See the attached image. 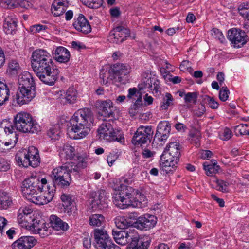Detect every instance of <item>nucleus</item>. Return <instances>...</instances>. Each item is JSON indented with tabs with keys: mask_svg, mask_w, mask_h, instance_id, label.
Wrapping results in <instances>:
<instances>
[{
	"mask_svg": "<svg viewBox=\"0 0 249 249\" xmlns=\"http://www.w3.org/2000/svg\"><path fill=\"white\" fill-rule=\"evenodd\" d=\"M31 65L39 80L53 86L58 78L59 70L54 67L51 54L45 50L37 49L32 55Z\"/></svg>",
	"mask_w": 249,
	"mask_h": 249,
	"instance_id": "1",
	"label": "nucleus"
},
{
	"mask_svg": "<svg viewBox=\"0 0 249 249\" xmlns=\"http://www.w3.org/2000/svg\"><path fill=\"white\" fill-rule=\"evenodd\" d=\"M93 122V112L90 108H84L76 111L70 120L67 134L72 139L84 138L90 130Z\"/></svg>",
	"mask_w": 249,
	"mask_h": 249,
	"instance_id": "2",
	"label": "nucleus"
},
{
	"mask_svg": "<svg viewBox=\"0 0 249 249\" xmlns=\"http://www.w3.org/2000/svg\"><path fill=\"white\" fill-rule=\"evenodd\" d=\"M84 165L83 162H71L53 169L51 174L53 188L58 187L65 189L68 187L71 182V174H78L84 168Z\"/></svg>",
	"mask_w": 249,
	"mask_h": 249,
	"instance_id": "3",
	"label": "nucleus"
},
{
	"mask_svg": "<svg viewBox=\"0 0 249 249\" xmlns=\"http://www.w3.org/2000/svg\"><path fill=\"white\" fill-rule=\"evenodd\" d=\"M0 128L3 129L6 133L12 134L15 129L23 133H35L38 131L37 124L32 116L26 112H20L14 116V124L12 125L7 120L0 123Z\"/></svg>",
	"mask_w": 249,
	"mask_h": 249,
	"instance_id": "4",
	"label": "nucleus"
},
{
	"mask_svg": "<svg viewBox=\"0 0 249 249\" xmlns=\"http://www.w3.org/2000/svg\"><path fill=\"white\" fill-rule=\"evenodd\" d=\"M112 234L115 242L121 245L129 243L127 249H147L150 245L147 238H139L130 230L113 229Z\"/></svg>",
	"mask_w": 249,
	"mask_h": 249,
	"instance_id": "5",
	"label": "nucleus"
},
{
	"mask_svg": "<svg viewBox=\"0 0 249 249\" xmlns=\"http://www.w3.org/2000/svg\"><path fill=\"white\" fill-rule=\"evenodd\" d=\"M181 145L177 142L166 145L160 158V166L166 173L176 170L181 156Z\"/></svg>",
	"mask_w": 249,
	"mask_h": 249,
	"instance_id": "6",
	"label": "nucleus"
},
{
	"mask_svg": "<svg viewBox=\"0 0 249 249\" xmlns=\"http://www.w3.org/2000/svg\"><path fill=\"white\" fill-rule=\"evenodd\" d=\"M130 67L127 64H115L108 70L102 69L100 77L103 80V84L107 85L119 82L125 84L128 81L127 75L130 72Z\"/></svg>",
	"mask_w": 249,
	"mask_h": 249,
	"instance_id": "7",
	"label": "nucleus"
},
{
	"mask_svg": "<svg viewBox=\"0 0 249 249\" xmlns=\"http://www.w3.org/2000/svg\"><path fill=\"white\" fill-rule=\"evenodd\" d=\"M131 187L121 184L118 188V193L114 196L113 202L120 209H124L128 207L140 208L142 203L134 198Z\"/></svg>",
	"mask_w": 249,
	"mask_h": 249,
	"instance_id": "8",
	"label": "nucleus"
},
{
	"mask_svg": "<svg viewBox=\"0 0 249 249\" xmlns=\"http://www.w3.org/2000/svg\"><path fill=\"white\" fill-rule=\"evenodd\" d=\"M100 141L108 142L117 141L120 143L124 142V134L120 130H116L108 122L102 123L97 130V136Z\"/></svg>",
	"mask_w": 249,
	"mask_h": 249,
	"instance_id": "9",
	"label": "nucleus"
},
{
	"mask_svg": "<svg viewBox=\"0 0 249 249\" xmlns=\"http://www.w3.org/2000/svg\"><path fill=\"white\" fill-rule=\"evenodd\" d=\"M39 178L36 177H31L26 178L22 182L21 191L23 196L27 200L39 192L40 188L38 186Z\"/></svg>",
	"mask_w": 249,
	"mask_h": 249,
	"instance_id": "10",
	"label": "nucleus"
},
{
	"mask_svg": "<svg viewBox=\"0 0 249 249\" xmlns=\"http://www.w3.org/2000/svg\"><path fill=\"white\" fill-rule=\"evenodd\" d=\"M36 89L18 87L13 101L21 106L28 104L36 96Z\"/></svg>",
	"mask_w": 249,
	"mask_h": 249,
	"instance_id": "11",
	"label": "nucleus"
},
{
	"mask_svg": "<svg viewBox=\"0 0 249 249\" xmlns=\"http://www.w3.org/2000/svg\"><path fill=\"white\" fill-rule=\"evenodd\" d=\"M228 39L234 47L240 48L247 42L248 36L241 29L233 28L228 32Z\"/></svg>",
	"mask_w": 249,
	"mask_h": 249,
	"instance_id": "12",
	"label": "nucleus"
},
{
	"mask_svg": "<svg viewBox=\"0 0 249 249\" xmlns=\"http://www.w3.org/2000/svg\"><path fill=\"white\" fill-rule=\"evenodd\" d=\"M159 81L154 78L151 77L150 75L146 74L142 79L140 83L138 85V89L141 94L147 91H154L158 93L160 89Z\"/></svg>",
	"mask_w": 249,
	"mask_h": 249,
	"instance_id": "13",
	"label": "nucleus"
},
{
	"mask_svg": "<svg viewBox=\"0 0 249 249\" xmlns=\"http://www.w3.org/2000/svg\"><path fill=\"white\" fill-rule=\"evenodd\" d=\"M152 127L150 126H141L135 133L132 139V142L135 145H142L150 140L153 134Z\"/></svg>",
	"mask_w": 249,
	"mask_h": 249,
	"instance_id": "14",
	"label": "nucleus"
},
{
	"mask_svg": "<svg viewBox=\"0 0 249 249\" xmlns=\"http://www.w3.org/2000/svg\"><path fill=\"white\" fill-rule=\"evenodd\" d=\"M60 156L62 160H73V162L76 163L83 162L84 167L86 166V163L84 161V158L80 156L76 151L74 147L69 144H65L63 146V149L60 153Z\"/></svg>",
	"mask_w": 249,
	"mask_h": 249,
	"instance_id": "15",
	"label": "nucleus"
},
{
	"mask_svg": "<svg viewBox=\"0 0 249 249\" xmlns=\"http://www.w3.org/2000/svg\"><path fill=\"white\" fill-rule=\"evenodd\" d=\"M157 219L156 216L146 214L139 217L135 223V227L141 230L148 231L153 228L156 224Z\"/></svg>",
	"mask_w": 249,
	"mask_h": 249,
	"instance_id": "16",
	"label": "nucleus"
},
{
	"mask_svg": "<svg viewBox=\"0 0 249 249\" xmlns=\"http://www.w3.org/2000/svg\"><path fill=\"white\" fill-rule=\"evenodd\" d=\"M37 243V240L32 236H22L12 244L13 249H31Z\"/></svg>",
	"mask_w": 249,
	"mask_h": 249,
	"instance_id": "17",
	"label": "nucleus"
},
{
	"mask_svg": "<svg viewBox=\"0 0 249 249\" xmlns=\"http://www.w3.org/2000/svg\"><path fill=\"white\" fill-rule=\"evenodd\" d=\"M130 31L122 26H117L110 32L109 39L113 43H120L126 40L130 36Z\"/></svg>",
	"mask_w": 249,
	"mask_h": 249,
	"instance_id": "18",
	"label": "nucleus"
},
{
	"mask_svg": "<svg viewBox=\"0 0 249 249\" xmlns=\"http://www.w3.org/2000/svg\"><path fill=\"white\" fill-rule=\"evenodd\" d=\"M108 241L109 236L105 228H94V246L97 249H105Z\"/></svg>",
	"mask_w": 249,
	"mask_h": 249,
	"instance_id": "19",
	"label": "nucleus"
},
{
	"mask_svg": "<svg viewBox=\"0 0 249 249\" xmlns=\"http://www.w3.org/2000/svg\"><path fill=\"white\" fill-rule=\"evenodd\" d=\"M26 229L31 231L34 233H38L42 237L48 235L47 227L45 223L36 219L35 216L32 217L31 221L30 222V224H28V226H27Z\"/></svg>",
	"mask_w": 249,
	"mask_h": 249,
	"instance_id": "20",
	"label": "nucleus"
},
{
	"mask_svg": "<svg viewBox=\"0 0 249 249\" xmlns=\"http://www.w3.org/2000/svg\"><path fill=\"white\" fill-rule=\"evenodd\" d=\"M61 200L64 209V212L69 216L73 215L76 210L74 197L71 194L64 193L61 195Z\"/></svg>",
	"mask_w": 249,
	"mask_h": 249,
	"instance_id": "21",
	"label": "nucleus"
},
{
	"mask_svg": "<svg viewBox=\"0 0 249 249\" xmlns=\"http://www.w3.org/2000/svg\"><path fill=\"white\" fill-rule=\"evenodd\" d=\"M170 125L168 121H160L157 126L155 138H157L160 141L166 140L170 133Z\"/></svg>",
	"mask_w": 249,
	"mask_h": 249,
	"instance_id": "22",
	"label": "nucleus"
},
{
	"mask_svg": "<svg viewBox=\"0 0 249 249\" xmlns=\"http://www.w3.org/2000/svg\"><path fill=\"white\" fill-rule=\"evenodd\" d=\"M73 26L77 31L85 34L91 31V27L83 15L80 14L78 17L74 19Z\"/></svg>",
	"mask_w": 249,
	"mask_h": 249,
	"instance_id": "23",
	"label": "nucleus"
},
{
	"mask_svg": "<svg viewBox=\"0 0 249 249\" xmlns=\"http://www.w3.org/2000/svg\"><path fill=\"white\" fill-rule=\"evenodd\" d=\"M96 106L102 111V115L107 117L113 116L114 107L111 100H98L96 101Z\"/></svg>",
	"mask_w": 249,
	"mask_h": 249,
	"instance_id": "24",
	"label": "nucleus"
},
{
	"mask_svg": "<svg viewBox=\"0 0 249 249\" xmlns=\"http://www.w3.org/2000/svg\"><path fill=\"white\" fill-rule=\"evenodd\" d=\"M19 87L36 89V84L32 75L28 71H24L18 78Z\"/></svg>",
	"mask_w": 249,
	"mask_h": 249,
	"instance_id": "25",
	"label": "nucleus"
},
{
	"mask_svg": "<svg viewBox=\"0 0 249 249\" xmlns=\"http://www.w3.org/2000/svg\"><path fill=\"white\" fill-rule=\"evenodd\" d=\"M15 89L14 84L0 81V106L9 100L10 91Z\"/></svg>",
	"mask_w": 249,
	"mask_h": 249,
	"instance_id": "26",
	"label": "nucleus"
},
{
	"mask_svg": "<svg viewBox=\"0 0 249 249\" xmlns=\"http://www.w3.org/2000/svg\"><path fill=\"white\" fill-rule=\"evenodd\" d=\"M68 2L66 0H55L51 7L52 13L55 16H60L67 10Z\"/></svg>",
	"mask_w": 249,
	"mask_h": 249,
	"instance_id": "27",
	"label": "nucleus"
},
{
	"mask_svg": "<svg viewBox=\"0 0 249 249\" xmlns=\"http://www.w3.org/2000/svg\"><path fill=\"white\" fill-rule=\"evenodd\" d=\"M55 59L60 63L68 62L70 58V52L64 47H58L53 53Z\"/></svg>",
	"mask_w": 249,
	"mask_h": 249,
	"instance_id": "28",
	"label": "nucleus"
},
{
	"mask_svg": "<svg viewBox=\"0 0 249 249\" xmlns=\"http://www.w3.org/2000/svg\"><path fill=\"white\" fill-rule=\"evenodd\" d=\"M17 21V19L12 16H8L5 18L3 29L6 34H14L16 33Z\"/></svg>",
	"mask_w": 249,
	"mask_h": 249,
	"instance_id": "29",
	"label": "nucleus"
},
{
	"mask_svg": "<svg viewBox=\"0 0 249 249\" xmlns=\"http://www.w3.org/2000/svg\"><path fill=\"white\" fill-rule=\"evenodd\" d=\"M107 207V203L106 201L105 191H97L94 196V208L103 210Z\"/></svg>",
	"mask_w": 249,
	"mask_h": 249,
	"instance_id": "30",
	"label": "nucleus"
},
{
	"mask_svg": "<svg viewBox=\"0 0 249 249\" xmlns=\"http://www.w3.org/2000/svg\"><path fill=\"white\" fill-rule=\"evenodd\" d=\"M51 226L56 231H66L69 228L68 224L63 222L59 217L55 215H52L50 217Z\"/></svg>",
	"mask_w": 249,
	"mask_h": 249,
	"instance_id": "31",
	"label": "nucleus"
},
{
	"mask_svg": "<svg viewBox=\"0 0 249 249\" xmlns=\"http://www.w3.org/2000/svg\"><path fill=\"white\" fill-rule=\"evenodd\" d=\"M26 153L31 162V166L33 167L37 166L40 163V158L37 149L34 146H30L28 150H26Z\"/></svg>",
	"mask_w": 249,
	"mask_h": 249,
	"instance_id": "32",
	"label": "nucleus"
},
{
	"mask_svg": "<svg viewBox=\"0 0 249 249\" xmlns=\"http://www.w3.org/2000/svg\"><path fill=\"white\" fill-rule=\"evenodd\" d=\"M16 160L19 166L27 167L31 166L30 158L27 156L26 150L18 152L16 155Z\"/></svg>",
	"mask_w": 249,
	"mask_h": 249,
	"instance_id": "33",
	"label": "nucleus"
},
{
	"mask_svg": "<svg viewBox=\"0 0 249 249\" xmlns=\"http://www.w3.org/2000/svg\"><path fill=\"white\" fill-rule=\"evenodd\" d=\"M116 227L120 229H125L132 225V222L130 219L124 216H117L114 219Z\"/></svg>",
	"mask_w": 249,
	"mask_h": 249,
	"instance_id": "34",
	"label": "nucleus"
},
{
	"mask_svg": "<svg viewBox=\"0 0 249 249\" xmlns=\"http://www.w3.org/2000/svg\"><path fill=\"white\" fill-rule=\"evenodd\" d=\"M203 168L206 171L207 175L211 176L218 172L220 166L217 165L215 161L212 164H208L207 162H205L203 164Z\"/></svg>",
	"mask_w": 249,
	"mask_h": 249,
	"instance_id": "35",
	"label": "nucleus"
},
{
	"mask_svg": "<svg viewBox=\"0 0 249 249\" xmlns=\"http://www.w3.org/2000/svg\"><path fill=\"white\" fill-rule=\"evenodd\" d=\"M12 204V200L6 192L0 190V208L7 209Z\"/></svg>",
	"mask_w": 249,
	"mask_h": 249,
	"instance_id": "36",
	"label": "nucleus"
},
{
	"mask_svg": "<svg viewBox=\"0 0 249 249\" xmlns=\"http://www.w3.org/2000/svg\"><path fill=\"white\" fill-rule=\"evenodd\" d=\"M19 69V66L17 61L11 60L8 64L6 70V73L9 75L16 74Z\"/></svg>",
	"mask_w": 249,
	"mask_h": 249,
	"instance_id": "37",
	"label": "nucleus"
},
{
	"mask_svg": "<svg viewBox=\"0 0 249 249\" xmlns=\"http://www.w3.org/2000/svg\"><path fill=\"white\" fill-rule=\"evenodd\" d=\"M65 99L69 104H73L77 99V91L73 87L68 89L66 92Z\"/></svg>",
	"mask_w": 249,
	"mask_h": 249,
	"instance_id": "38",
	"label": "nucleus"
},
{
	"mask_svg": "<svg viewBox=\"0 0 249 249\" xmlns=\"http://www.w3.org/2000/svg\"><path fill=\"white\" fill-rule=\"evenodd\" d=\"M191 139V141L195 143L196 147L200 145L199 141L201 138V134L200 131L197 129H192L189 134Z\"/></svg>",
	"mask_w": 249,
	"mask_h": 249,
	"instance_id": "39",
	"label": "nucleus"
},
{
	"mask_svg": "<svg viewBox=\"0 0 249 249\" xmlns=\"http://www.w3.org/2000/svg\"><path fill=\"white\" fill-rule=\"evenodd\" d=\"M173 97L169 93H166L163 99V102L160 106V108L162 110L167 109L170 106L173 104Z\"/></svg>",
	"mask_w": 249,
	"mask_h": 249,
	"instance_id": "40",
	"label": "nucleus"
},
{
	"mask_svg": "<svg viewBox=\"0 0 249 249\" xmlns=\"http://www.w3.org/2000/svg\"><path fill=\"white\" fill-rule=\"evenodd\" d=\"M55 188L53 186L51 188L50 186H47V190L43 193L44 200H45L46 204L51 201L54 197Z\"/></svg>",
	"mask_w": 249,
	"mask_h": 249,
	"instance_id": "41",
	"label": "nucleus"
},
{
	"mask_svg": "<svg viewBox=\"0 0 249 249\" xmlns=\"http://www.w3.org/2000/svg\"><path fill=\"white\" fill-rule=\"evenodd\" d=\"M42 192H36V194L33 195L29 200L37 205L46 204V202L45 200H44L43 195H39V193H41Z\"/></svg>",
	"mask_w": 249,
	"mask_h": 249,
	"instance_id": "42",
	"label": "nucleus"
},
{
	"mask_svg": "<svg viewBox=\"0 0 249 249\" xmlns=\"http://www.w3.org/2000/svg\"><path fill=\"white\" fill-rule=\"evenodd\" d=\"M105 219L101 214H94V228H104Z\"/></svg>",
	"mask_w": 249,
	"mask_h": 249,
	"instance_id": "43",
	"label": "nucleus"
},
{
	"mask_svg": "<svg viewBox=\"0 0 249 249\" xmlns=\"http://www.w3.org/2000/svg\"><path fill=\"white\" fill-rule=\"evenodd\" d=\"M60 133L58 126H55L49 129L47 135L52 139L57 140L60 137Z\"/></svg>",
	"mask_w": 249,
	"mask_h": 249,
	"instance_id": "44",
	"label": "nucleus"
},
{
	"mask_svg": "<svg viewBox=\"0 0 249 249\" xmlns=\"http://www.w3.org/2000/svg\"><path fill=\"white\" fill-rule=\"evenodd\" d=\"M32 217H29L27 216H24L20 214H18L17 215V220L19 224L22 227L26 228L28 224L31 221Z\"/></svg>",
	"mask_w": 249,
	"mask_h": 249,
	"instance_id": "45",
	"label": "nucleus"
},
{
	"mask_svg": "<svg viewBox=\"0 0 249 249\" xmlns=\"http://www.w3.org/2000/svg\"><path fill=\"white\" fill-rule=\"evenodd\" d=\"M0 6L5 9L13 8L17 7V1L15 0H2Z\"/></svg>",
	"mask_w": 249,
	"mask_h": 249,
	"instance_id": "46",
	"label": "nucleus"
},
{
	"mask_svg": "<svg viewBox=\"0 0 249 249\" xmlns=\"http://www.w3.org/2000/svg\"><path fill=\"white\" fill-rule=\"evenodd\" d=\"M230 94V91L226 86H222L219 92V98L223 102L226 101Z\"/></svg>",
	"mask_w": 249,
	"mask_h": 249,
	"instance_id": "47",
	"label": "nucleus"
},
{
	"mask_svg": "<svg viewBox=\"0 0 249 249\" xmlns=\"http://www.w3.org/2000/svg\"><path fill=\"white\" fill-rule=\"evenodd\" d=\"M216 189L222 192H226L228 191L229 183L223 180H216Z\"/></svg>",
	"mask_w": 249,
	"mask_h": 249,
	"instance_id": "48",
	"label": "nucleus"
},
{
	"mask_svg": "<svg viewBox=\"0 0 249 249\" xmlns=\"http://www.w3.org/2000/svg\"><path fill=\"white\" fill-rule=\"evenodd\" d=\"M232 136V131L229 128H225L219 134L220 138L223 141L229 140Z\"/></svg>",
	"mask_w": 249,
	"mask_h": 249,
	"instance_id": "49",
	"label": "nucleus"
},
{
	"mask_svg": "<svg viewBox=\"0 0 249 249\" xmlns=\"http://www.w3.org/2000/svg\"><path fill=\"white\" fill-rule=\"evenodd\" d=\"M212 35L217 39L221 43H224L225 40V37L222 33L218 29L215 28H213L212 31Z\"/></svg>",
	"mask_w": 249,
	"mask_h": 249,
	"instance_id": "50",
	"label": "nucleus"
},
{
	"mask_svg": "<svg viewBox=\"0 0 249 249\" xmlns=\"http://www.w3.org/2000/svg\"><path fill=\"white\" fill-rule=\"evenodd\" d=\"M248 125L247 124H240L234 127V131L235 135L238 136L246 135L247 133V127Z\"/></svg>",
	"mask_w": 249,
	"mask_h": 249,
	"instance_id": "51",
	"label": "nucleus"
},
{
	"mask_svg": "<svg viewBox=\"0 0 249 249\" xmlns=\"http://www.w3.org/2000/svg\"><path fill=\"white\" fill-rule=\"evenodd\" d=\"M18 213L24 216L33 217L34 216V214H33L32 210L26 207H21L18 210Z\"/></svg>",
	"mask_w": 249,
	"mask_h": 249,
	"instance_id": "52",
	"label": "nucleus"
},
{
	"mask_svg": "<svg viewBox=\"0 0 249 249\" xmlns=\"http://www.w3.org/2000/svg\"><path fill=\"white\" fill-rule=\"evenodd\" d=\"M197 98V94L196 92H188L185 94L184 100L186 102H194Z\"/></svg>",
	"mask_w": 249,
	"mask_h": 249,
	"instance_id": "53",
	"label": "nucleus"
},
{
	"mask_svg": "<svg viewBox=\"0 0 249 249\" xmlns=\"http://www.w3.org/2000/svg\"><path fill=\"white\" fill-rule=\"evenodd\" d=\"M47 28L46 26L40 24H36L31 26L30 30L33 34L39 33L42 31L45 30Z\"/></svg>",
	"mask_w": 249,
	"mask_h": 249,
	"instance_id": "54",
	"label": "nucleus"
},
{
	"mask_svg": "<svg viewBox=\"0 0 249 249\" xmlns=\"http://www.w3.org/2000/svg\"><path fill=\"white\" fill-rule=\"evenodd\" d=\"M10 168L8 162L3 158H0V172L7 171Z\"/></svg>",
	"mask_w": 249,
	"mask_h": 249,
	"instance_id": "55",
	"label": "nucleus"
},
{
	"mask_svg": "<svg viewBox=\"0 0 249 249\" xmlns=\"http://www.w3.org/2000/svg\"><path fill=\"white\" fill-rule=\"evenodd\" d=\"M19 5L20 7L25 8V9H29L31 8L33 6V4L31 1H29L27 0H20L18 2H17V6Z\"/></svg>",
	"mask_w": 249,
	"mask_h": 249,
	"instance_id": "56",
	"label": "nucleus"
},
{
	"mask_svg": "<svg viewBox=\"0 0 249 249\" xmlns=\"http://www.w3.org/2000/svg\"><path fill=\"white\" fill-rule=\"evenodd\" d=\"M242 6H239L238 10L240 15L242 17L247 18V20L249 21L248 23H249V9H243Z\"/></svg>",
	"mask_w": 249,
	"mask_h": 249,
	"instance_id": "57",
	"label": "nucleus"
},
{
	"mask_svg": "<svg viewBox=\"0 0 249 249\" xmlns=\"http://www.w3.org/2000/svg\"><path fill=\"white\" fill-rule=\"evenodd\" d=\"M208 105L211 108L215 109L218 108V104L216 101H215L213 99V98H211L210 97H208Z\"/></svg>",
	"mask_w": 249,
	"mask_h": 249,
	"instance_id": "58",
	"label": "nucleus"
},
{
	"mask_svg": "<svg viewBox=\"0 0 249 249\" xmlns=\"http://www.w3.org/2000/svg\"><path fill=\"white\" fill-rule=\"evenodd\" d=\"M8 221L4 217L0 216V234H2L3 229L7 225Z\"/></svg>",
	"mask_w": 249,
	"mask_h": 249,
	"instance_id": "59",
	"label": "nucleus"
},
{
	"mask_svg": "<svg viewBox=\"0 0 249 249\" xmlns=\"http://www.w3.org/2000/svg\"><path fill=\"white\" fill-rule=\"evenodd\" d=\"M71 47L75 50L80 51V50L85 48L84 45L81 43L77 41H72L71 43Z\"/></svg>",
	"mask_w": 249,
	"mask_h": 249,
	"instance_id": "60",
	"label": "nucleus"
},
{
	"mask_svg": "<svg viewBox=\"0 0 249 249\" xmlns=\"http://www.w3.org/2000/svg\"><path fill=\"white\" fill-rule=\"evenodd\" d=\"M117 155L113 154V153H110L107 157V163L109 166H111L113 162L116 160L117 159Z\"/></svg>",
	"mask_w": 249,
	"mask_h": 249,
	"instance_id": "61",
	"label": "nucleus"
},
{
	"mask_svg": "<svg viewBox=\"0 0 249 249\" xmlns=\"http://www.w3.org/2000/svg\"><path fill=\"white\" fill-rule=\"evenodd\" d=\"M83 246L87 249L89 248L91 246V237H85L83 241Z\"/></svg>",
	"mask_w": 249,
	"mask_h": 249,
	"instance_id": "62",
	"label": "nucleus"
},
{
	"mask_svg": "<svg viewBox=\"0 0 249 249\" xmlns=\"http://www.w3.org/2000/svg\"><path fill=\"white\" fill-rule=\"evenodd\" d=\"M144 104L148 106L152 104L153 102V98L152 96H149L148 94H146L143 97Z\"/></svg>",
	"mask_w": 249,
	"mask_h": 249,
	"instance_id": "63",
	"label": "nucleus"
},
{
	"mask_svg": "<svg viewBox=\"0 0 249 249\" xmlns=\"http://www.w3.org/2000/svg\"><path fill=\"white\" fill-rule=\"evenodd\" d=\"M190 67V63L188 61H183L179 67L181 71H185Z\"/></svg>",
	"mask_w": 249,
	"mask_h": 249,
	"instance_id": "64",
	"label": "nucleus"
}]
</instances>
